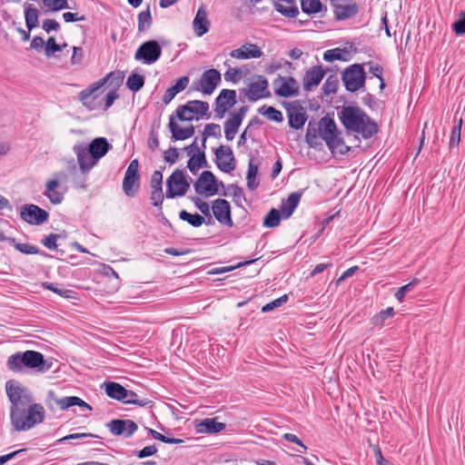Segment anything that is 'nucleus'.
Returning <instances> with one entry per match:
<instances>
[{"label": "nucleus", "mask_w": 465, "mask_h": 465, "mask_svg": "<svg viewBox=\"0 0 465 465\" xmlns=\"http://www.w3.org/2000/svg\"><path fill=\"white\" fill-rule=\"evenodd\" d=\"M272 84L278 96L291 97L299 94V83L292 76H278Z\"/></svg>", "instance_id": "ddd939ff"}, {"label": "nucleus", "mask_w": 465, "mask_h": 465, "mask_svg": "<svg viewBox=\"0 0 465 465\" xmlns=\"http://www.w3.org/2000/svg\"><path fill=\"white\" fill-rule=\"evenodd\" d=\"M282 217L280 211L272 208L264 217L263 226L269 228L276 227L279 225Z\"/></svg>", "instance_id": "79ce46f5"}, {"label": "nucleus", "mask_w": 465, "mask_h": 465, "mask_svg": "<svg viewBox=\"0 0 465 465\" xmlns=\"http://www.w3.org/2000/svg\"><path fill=\"white\" fill-rule=\"evenodd\" d=\"M221 83V74L216 69L205 70L201 75L198 88L204 94H212Z\"/></svg>", "instance_id": "a211bd4d"}, {"label": "nucleus", "mask_w": 465, "mask_h": 465, "mask_svg": "<svg viewBox=\"0 0 465 465\" xmlns=\"http://www.w3.org/2000/svg\"><path fill=\"white\" fill-rule=\"evenodd\" d=\"M193 30L197 36L201 37L210 29V21L207 18V12L199 8L193 22Z\"/></svg>", "instance_id": "393cba45"}, {"label": "nucleus", "mask_w": 465, "mask_h": 465, "mask_svg": "<svg viewBox=\"0 0 465 465\" xmlns=\"http://www.w3.org/2000/svg\"><path fill=\"white\" fill-rule=\"evenodd\" d=\"M166 193L167 198H174L176 196H183L187 193L190 183L186 180L184 173L176 169L166 181Z\"/></svg>", "instance_id": "6e6552de"}, {"label": "nucleus", "mask_w": 465, "mask_h": 465, "mask_svg": "<svg viewBox=\"0 0 465 465\" xmlns=\"http://www.w3.org/2000/svg\"><path fill=\"white\" fill-rule=\"evenodd\" d=\"M320 137L326 143L328 148L333 155H344L348 153L351 147L346 145L341 137L336 124L333 119L324 116L318 122Z\"/></svg>", "instance_id": "20e7f679"}, {"label": "nucleus", "mask_w": 465, "mask_h": 465, "mask_svg": "<svg viewBox=\"0 0 465 465\" xmlns=\"http://www.w3.org/2000/svg\"><path fill=\"white\" fill-rule=\"evenodd\" d=\"M248 74L247 69H239L234 67H230L224 73V79L227 82H232L233 84L238 83L243 75Z\"/></svg>", "instance_id": "a19ab883"}, {"label": "nucleus", "mask_w": 465, "mask_h": 465, "mask_svg": "<svg viewBox=\"0 0 465 465\" xmlns=\"http://www.w3.org/2000/svg\"><path fill=\"white\" fill-rule=\"evenodd\" d=\"M62 51V46L55 43V39L54 36H51L47 39L45 44V54L47 57H50L56 52Z\"/></svg>", "instance_id": "6e6d98bb"}, {"label": "nucleus", "mask_w": 465, "mask_h": 465, "mask_svg": "<svg viewBox=\"0 0 465 465\" xmlns=\"http://www.w3.org/2000/svg\"><path fill=\"white\" fill-rule=\"evenodd\" d=\"M242 124V114H232L231 118L224 123V133L227 141L233 140Z\"/></svg>", "instance_id": "c756f323"}, {"label": "nucleus", "mask_w": 465, "mask_h": 465, "mask_svg": "<svg viewBox=\"0 0 465 465\" xmlns=\"http://www.w3.org/2000/svg\"><path fill=\"white\" fill-rule=\"evenodd\" d=\"M74 152L76 154L79 168L84 173H88L98 163L97 160L93 158L92 153H89V149L85 145H74Z\"/></svg>", "instance_id": "6ab92c4d"}, {"label": "nucleus", "mask_w": 465, "mask_h": 465, "mask_svg": "<svg viewBox=\"0 0 465 465\" xmlns=\"http://www.w3.org/2000/svg\"><path fill=\"white\" fill-rule=\"evenodd\" d=\"M112 73L101 78L97 82L93 83L88 87L79 93L78 98L82 104L88 110H94L95 106L94 101L98 97L99 92L102 87L107 83Z\"/></svg>", "instance_id": "f8f14e48"}, {"label": "nucleus", "mask_w": 465, "mask_h": 465, "mask_svg": "<svg viewBox=\"0 0 465 465\" xmlns=\"http://www.w3.org/2000/svg\"><path fill=\"white\" fill-rule=\"evenodd\" d=\"M123 402L126 404H135L140 407H144L151 401L146 399H140L136 392L127 390V395L124 396Z\"/></svg>", "instance_id": "de8ad7c7"}, {"label": "nucleus", "mask_w": 465, "mask_h": 465, "mask_svg": "<svg viewBox=\"0 0 465 465\" xmlns=\"http://www.w3.org/2000/svg\"><path fill=\"white\" fill-rule=\"evenodd\" d=\"M419 282H420V280H418V279H414V280H412L411 282H410L409 283H407V284H405V285L401 286V288H399V289L397 290V292H395V294H394L395 298H396L400 302H401L404 300V298H405L406 294H407L409 292H411V291L413 289V287H414V286H416Z\"/></svg>", "instance_id": "8fccbe9b"}, {"label": "nucleus", "mask_w": 465, "mask_h": 465, "mask_svg": "<svg viewBox=\"0 0 465 465\" xmlns=\"http://www.w3.org/2000/svg\"><path fill=\"white\" fill-rule=\"evenodd\" d=\"M150 199H151L153 206L161 208L163 202L164 200V195H163V190L151 191Z\"/></svg>", "instance_id": "69168bd1"}, {"label": "nucleus", "mask_w": 465, "mask_h": 465, "mask_svg": "<svg viewBox=\"0 0 465 465\" xmlns=\"http://www.w3.org/2000/svg\"><path fill=\"white\" fill-rule=\"evenodd\" d=\"M152 25V15L150 6L148 5L144 11H142L138 15V31L144 32L147 31Z\"/></svg>", "instance_id": "c9c22d12"}, {"label": "nucleus", "mask_w": 465, "mask_h": 465, "mask_svg": "<svg viewBox=\"0 0 465 465\" xmlns=\"http://www.w3.org/2000/svg\"><path fill=\"white\" fill-rule=\"evenodd\" d=\"M342 53H343V50H341V48L330 49V50H327L324 52L323 59L326 62H333L335 60H341Z\"/></svg>", "instance_id": "052dcab7"}, {"label": "nucleus", "mask_w": 465, "mask_h": 465, "mask_svg": "<svg viewBox=\"0 0 465 465\" xmlns=\"http://www.w3.org/2000/svg\"><path fill=\"white\" fill-rule=\"evenodd\" d=\"M257 173H258V166L253 164L252 160H250L246 180H247V187L251 191L255 190L259 185V182L256 181Z\"/></svg>", "instance_id": "e433bc0d"}, {"label": "nucleus", "mask_w": 465, "mask_h": 465, "mask_svg": "<svg viewBox=\"0 0 465 465\" xmlns=\"http://www.w3.org/2000/svg\"><path fill=\"white\" fill-rule=\"evenodd\" d=\"M139 162L137 159L131 161L123 180V190L129 197H134L140 188Z\"/></svg>", "instance_id": "1a4fd4ad"}, {"label": "nucleus", "mask_w": 465, "mask_h": 465, "mask_svg": "<svg viewBox=\"0 0 465 465\" xmlns=\"http://www.w3.org/2000/svg\"><path fill=\"white\" fill-rule=\"evenodd\" d=\"M462 126V118L457 121V124L453 126L450 137V147L458 146L460 141V131Z\"/></svg>", "instance_id": "3c124183"}, {"label": "nucleus", "mask_w": 465, "mask_h": 465, "mask_svg": "<svg viewBox=\"0 0 465 465\" xmlns=\"http://www.w3.org/2000/svg\"><path fill=\"white\" fill-rule=\"evenodd\" d=\"M338 115L346 130L359 134L364 139L371 138L379 131L378 124L360 107L343 106Z\"/></svg>", "instance_id": "f03ea898"}, {"label": "nucleus", "mask_w": 465, "mask_h": 465, "mask_svg": "<svg viewBox=\"0 0 465 465\" xmlns=\"http://www.w3.org/2000/svg\"><path fill=\"white\" fill-rule=\"evenodd\" d=\"M273 6L279 13L287 17H296L299 14L295 0H278V2L273 3Z\"/></svg>", "instance_id": "c85d7f7f"}, {"label": "nucleus", "mask_w": 465, "mask_h": 465, "mask_svg": "<svg viewBox=\"0 0 465 465\" xmlns=\"http://www.w3.org/2000/svg\"><path fill=\"white\" fill-rule=\"evenodd\" d=\"M236 104V92L223 89L215 99L214 112L217 118H223L225 113Z\"/></svg>", "instance_id": "f3484780"}, {"label": "nucleus", "mask_w": 465, "mask_h": 465, "mask_svg": "<svg viewBox=\"0 0 465 465\" xmlns=\"http://www.w3.org/2000/svg\"><path fill=\"white\" fill-rule=\"evenodd\" d=\"M108 397L114 400L124 401V396L127 395V389L115 381H106L103 385Z\"/></svg>", "instance_id": "cd10ccee"}, {"label": "nucleus", "mask_w": 465, "mask_h": 465, "mask_svg": "<svg viewBox=\"0 0 465 465\" xmlns=\"http://www.w3.org/2000/svg\"><path fill=\"white\" fill-rule=\"evenodd\" d=\"M9 243L12 244L17 251L25 254H37L40 252V250L36 246L29 243L16 242L15 238L9 240Z\"/></svg>", "instance_id": "37998d69"}, {"label": "nucleus", "mask_w": 465, "mask_h": 465, "mask_svg": "<svg viewBox=\"0 0 465 465\" xmlns=\"http://www.w3.org/2000/svg\"><path fill=\"white\" fill-rule=\"evenodd\" d=\"M150 188L153 190H163V173L161 171H154L150 181Z\"/></svg>", "instance_id": "bf43d9fd"}, {"label": "nucleus", "mask_w": 465, "mask_h": 465, "mask_svg": "<svg viewBox=\"0 0 465 465\" xmlns=\"http://www.w3.org/2000/svg\"><path fill=\"white\" fill-rule=\"evenodd\" d=\"M5 390L12 404L10 412L18 411L22 408L29 406L31 397L18 381H8L5 384Z\"/></svg>", "instance_id": "423d86ee"}, {"label": "nucleus", "mask_w": 465, "mask_h": 465, "mask_svg": "<svg viewBox=\"0 0 465 465\" xmlns=\"http://www.w3.org/2000/svg\"><path fill=\"white\" fill-rule=\"evenodd\" d=\"M162 55V47L155 40L143 43L134 54V59L144 64L155 63Z\"/></svg>", "instance_id": "9d476101"}, {"label": "nucleus", "mask_w": 465, "mask_h": 465, "mask_svg": "<svg viewBox=\"0 0 465 465\" xmlns=\"http://www.w3.org/2000/svg\"><path fill=\"white\" fill-rule=\"evenodd\" d=\"M301 5L302 12L308 15L317 14L322 7L320 0H302Z\"/></svg>", "instance_id": "ea45409f"}, {"label": "nucleus", "mask_w": 465, "mask_h": 465, "mask_svg": "<svg viewBox=\"0 0 465 465\" xmlns=\"http://www.w3.org/2000/svg\"><path fill=\"white\" fill-rule=\"evenodd\" d=\"M452 29L456 35H461L465 34V12H462L458 20L452 25Z\"/></svg>", "instance_id": "680f3d73"}, {"label": "nucleus", "mask_w": 465, "mask_h": 465, "mask_svg": "<svg viewBox=\"0 0 465 465\" xmlns=\"http://www.w3.org/2000/svg\"><path fill=\"white\" fill-rule=\"evenodd\" d=\"M187 167L193 174H196L200 168L208 167L204 151L193 154L187 163Z\"/></svg>", "instance_id": "473e14b6"}, {"label": "nucleus", "mask_w": 465, "mask_h": 465, "mask_svg": "<svg viewBox=\"0 0 465 465\" xmlns=\"http://www.w3.org/2000/svg\"><path fill=\"white\" fill-rule=\"evenodd\" d=\"M191 201L193 203V204L200 210V212L204 214L205 216L209 217V223H211L212 216H211V211L209 204L203 201L201 198L197 196L191 197Z\"/></svg>", "instance_id": "864d4df0"}, {"label": "nucleus", "mask_w": 465, "mask_h": 465, "mask_svg": "<svg viewBox=\"0 0 465 465\" xmlns=\"http://www.w3.org/2000/svg\"><path fill=\"white\" fill-rule=\"evenodd\" d=\"M179 218L182 221L187 222L193 227H200L204 223V218L202 215L198 213L192 214L185 210H182L179 213Z\"/></svg>", "instance_id": "f704fd0d"}, {"label": "nucleus", "mask_w": 465, "mask_h": 465, "mask_svg": "<svg viewBox=\"0 0 465 465\" xmlns=\"http://www.w3.org/2000/svg\"><path fill=\"white\" fill-rule=\"evenodd\" d=\"M224 428V423L216 421L215 419L207 418L199 423L197 430L201 433H216L223 430Z\"/></svg>", "instance_id": "7c9ffc66"}, {"label": "nucleus", "mask_w": 465, "mask_h": 465, "mask_svg": "<svg viewBox=\"0 0 465 465\" xmlns=\"http://www.w3.org/2000/svg\"><path fill=\"white\" fill-rule=\"evenodd\" d=\"M230 55L236 59L258 58L262 55V51L259 46L248 44L243 45L238 49L232 50L230 53Z\"/></svg>", "instance_id": "5701e85b"}, {"label": "nucleus", "mask_w": 465, "mask_h": 465, "mask_svg": "<svg viewBox=\"0 0 465 465\" xmlns=\"http://www.w3.org/2000/svg\"><path fill=\"white\" fill-rule=\"evenodd\" d=\"M59 186L60 183L56 179L49 180L45 184V191L44 194L53 204H59L64 200V193L57 190Z\"/></svg>", "instance_id": "bb28decb"}, {"label": "nucleus", "mask_w": 465, "mask_h": 465, "mask_svg": "<svg viewBox=\"0 0 465 465\" xmlns=\"http://www.w3.org/2000/svg\"><path fill=\"white\" fill-rule=\"evenodd\" d=\"M21 218L29 224L40 225L48 220V213L35 204H25L21 207Z\"/></svg>", "instance_id": "4468645a"}, {"label": "nucleus", "mask_w": 465, "mask_h": 465, "mask_svg": "<svg viewBox=\"0 0 465 465\" xmlns=\"http://www.w3.org/2000/svg\"><path fill=\"white\" fill-rule=\"evenodd\" d=\"M246 95L251 101H257L262 98V75H258L257 80L248 85Z\"/></svg>", "instance_id": "72a5a7b5"}, {"label": "nucleus", "mask_w": 465, "mask_h": 465, "mask_svg": "<svg viewBox=\"0 0 465 465\" xmlns=\"http://www.w3.org/2000/svg\"><path fill=\"white\" fill-rule=\"evenodd\" d=\"M58 238L59 235L55 233H51L42 240V243L44 244L45 247H46L49 250H55L57 248L56 242Z\"/></svg>", "instance_id": "774afa93"}, {"label": "nucleus", "mask_w": 465, "mask_h": 465, "mask_svg": "<svg viewBox=\"0 0 465 465\" xmlns=\"http://www.w3.org/2000/svg\"><path fill=\"white\" fill-rule=\"evenodd\" d=\"M190 78L187 75L178 78L175 84L169 87L163 95V103L168 104L175 97V95L183 91L189 84Z\"/></svg>", "instance_id": "b1692460"}, {"label": "nucleus", "mask_w": 465, "mask_h": 465, "mask_svg": "<svg viewBox=\"0 0 465 465\" xmlns=\"http://www.w3.org/2000/svg\"><path fill=\"white\" fill-rule=\"evenodd\" d=\"M333 6L334 16L337 20H345L358 13V5L352 4L335 3Z\"/></svg>", "instance_id": "a878e982"}, {"label": "nucleus", "mask_w": 465, "mask_h": 465, "mask_svg": "<svg viewBox=\"0 0 465 465\" xmlns=\"http://www.w3.org/2000/svg\"><path fill=\"white\" fill-rule=\"evenodd\" d=\"M52 361L45 360L43 353L36 351H18L10 355L6 361L7 368L14 372H23L25 369L44 373L52 368Z\"/></svg>", "instance_id": "7ed1b4c3"}, {"label": "nucleus", "mask_w": 465, "mask_h": 465, "mask_svg": "<svg viewBox=\"0 0 465 465\" xmlns=\"http://www.w3.org/2000/svg\"><path fill=\"white\" fill-rule=\"evenodd\" d=\"M213 152L215 154V163L221 171L231 173L235 169V159L230 146L222 144L214 149Z\"/></svg>", "instance_id": "2eb2a0df"}, {"label": "nucleus", "mask_w": 465, "mask_h": 465, "mask_svg": "<svg viewBox=\"0 0 465 465\" xmlns=\"http://www.w3.org/2000/svg\"><path fill=\"white\" fill-rule=\"evenodd\" d=\"M84 59V50L82 47H73V54L71 56V64L80 65Z\"/></svg>", "instance_id": "e2e57ef3"}, {"label": "nucleus", "mask_w": 465, "mask_h": 465, "mask_svg": "<svg viewBox=\"0 0 465 465\" xmlns=\"http://www.w3.org/2000/svg\"><path fill=\"white\" fill-rule=\"evenodd\" d=\"M43 287L46 290H49V291H52L54 292V293H57L59 294L60 296L62 297H64V298H73L74 297V292L72 291V290H68V289H63V288H59L57 286V284H54L53 282H43Z\"/></svg>", "instance_id": "09e8293b"}, {"label": "nucleus", "mask_w": 465, "mask_h": 465, "mask_svg": "<svg viewBox=\"0 0 465 465\" xmlns=\"http://www.w3.org/2000/svg\"><path fill=\"white\" fill-rule=\"evenodd\" d=\"M86 147L89 149V153H92L93 158L99 161V159L108 153L112 145L105 138L98 137L94 138Z\"/></svg>", "instance_id": "4be33fe9"}, {"label": "nucleus", "mask_w": 465, "mask_h": 465, "mask_svg": "<svg viewBox=\"0 0 465 465\" xmlns=\"http://www.w3.org/2000/svg\"><path fill=\"white\" fill-rule=\"evenodd\" d=\"M203 148H206V140L208 137H221V126L218 124H207L203 131Z\"/></svg>", "instance_id": "a18cd8bd"}, {"label": "nucleus", "mask_w": 465, "mask_h": 465, "mask_svg": "<svg viewBox=\"0 0 465 465\" xmlns=\"http://www.w3.org/2000/svg\"><path fill=\"white\" fill-rule=\"evenodd\" d=\"M213 213L216 220L222 223H232L231 206L228 201L217 199L213 201Z\"/></svg>", "instance_id": "aec40b11"}, {"label": "nucleus", "mask_w": 465, "mask_h": 465, "mask_svg": "<svg viewBox=\"0 0 465 465\" xmlns=\"http://www.w3.org/2000/svg\"><path fill=\"white\" fill-rule=\"evenodd\" d=\"M179 152L175 147H170L163 153V159L165 162L173 164L179 159Z\"/></svg>", "instance_id": "0e129e2a"}, {"label": "nucleus", "mask_w": 465, "mask_h": 465, "mask_svg": "<svg viewBox=\"0 0 465 465\" xmlns=\"http://www.w3.org/2000/svg\"><path fill=\"white\" fill-rule=\"evenodd\" d=\"M339 82L338 79L333 76L330 75L324 82L322 85V91L324 94L329 95L331 94L336 93L338 89Z\"/></svg>", "instance_id": "603ef678"}, {"label": "nucleus", "mask_w": 465, "mask_h": 465, "mask_svg": "<svg viewBox=\"0 0 465 465\" xmlns=\"http://www.w3.org/2000/svg\"><path fill=\"white\" fill-rule=\"evenodd\" d=\"M289 126L295 130L302 129L308 115L305 109L298 103L292 102L286 107Z\"/></svg>", "instance_id": "dca6fc26"}, {"label": "nucleus", "mask_w": 465, "mask_h": 465, "mask_svg": "<svg viewBox=\"0 0 465 465\" xmlns=\"http://www.w3.org/2000/svg\"><path fill=\"white\" fill-rule=\"evenodd\" d=\"M185 113L199 115L201 118L209 119L211 114L209 113V104L204 101L192 100L185 104L179 105L175 110V114H172L169 119L168 127L172 133V139L173 141H183L192 137L195 133V128L193 124L181 128L176 123L175 118L180 121H192L193 115H185Z\"/></svg>", "instance_id": "f257e3e1"}, {"label": "nucleus", "mask_w": 465, "mask_h": 465, "mask_svg": "<svg viewBox=\"0 0 465 465\" xmlns=\"http://www.w3.org/2000/svg\"><path fill=\"white\" fill-rule=\"evenodd\" d=\"M25 25L29 31L38 26L39 10L33 5L25 4Z\"/></svg>", "instance_id": "2f4dec72"}, {"label": "nucleus", "mask_w": 465, "mask_h": 465, "mask_svg": "<svg viewBox=\"0 0 465 465\" xmlns=\"http://www.w3.org/2000/svg\"><path fill=\"white\" fill-rule=\"evenodd\" d=\"M394 315V310L392 307H388L385 310L381 311L379 313L374 315L371 319V322L375 326L383 325L384 322Z\"/></svg>", "instance_id": "49530a36"}, {"label": "nucleus", "mask_w": 465, "mask_h": 465, "mask_svg": "<svg viewBox=\"0 0 465 465\" xmlns=\"http://www.w3.org/2000/svg\"><path fill=\"white\" fill-rule=\"evenodd\" d=\"M341 80L347 91L356 92L365 84L366 74L364 64H353L350 65L342 74Z\"/></svg>", "instance_id": "0eeeda50"}, {"label": "nucleus", "mask_w": 465, "mask_h": 465, "mask_svg": "<svg viewBox=\"0 0 465 465\" xmlns=\"http://www.w3.org/2000/svg\"><path fill=\"white\" fill-rule=\"evenodd\" d=\"M194 190L197 194L207 197L217 194V178L211 171H203L194 183Z\"/></svg>", "instance_id": "9b49d317"}, {"label": "nucleus", "mask_w": 465, "mask_h": 465, "mask_svg": "<svg viewBox=\"0 0 465 465\" xmlns=\"http://www.w3.org/2000/svg\"><path fill=\"white\" fill-rule=\"evenodd\" d=\"M124 420L115 419L106 424L108 430L113 435L121 436L125 434Z\"/></svg>", "instance_id": "c03bdc74"}, {"label": "nucleus", "mask_w": 465, "mask_h": 465, "mask_svg": "<svg viewBox=\"0 0 465 465\" xmlns=\"http://www.w3.org/2000/svg\"><path fill=\"white\" fill-rule=\"evenodd\" d=\"M26 408H22L18 411H11L10 418L14 428L16 430H29L33 426L37 423H41L44 420L45 411L42 405L40 404H33L28 408V413L32 416V421L30 424H25L22 421V418L25 416V410Z\"/></svg>", "instance_id": "39448f33"}, {"label": "nucleus", "mask_w": 465, "mask_h": 465, "mask_svg": "<svg viewBox=\"0 0 465 465\" xmlns=\"http://www.w3.org/2000/svg\"><path fill=\"white\" fill-rule=\"evenodd\" d=\"M43 4L53 11L69 8L67 0H42Z\"/></svg>", "instance_id": "4d7b16f0"}, {"label": "nucleus", "mask_w": 465, "mask_h": 465, "mask_svg": "<svg viewBox=\"0 0 465 465\" xmlns=\"http://www.w3.org/2000/svg\"><path fill=\"white\" fill-rule=\"evenodd\" d=\"M319 136L318 124L309 122L305 134L307 143L312 147L317 145Z\"/></svg>", "instance_id": "58836bf2"}, {"label": "nucleus", "mask_w": 465, "mask_h": 465, "mask_svg": "<svg viewBox=\"0 0 465 465\" xmlns=\"http://www.w3.org/2000/svg\"><path fill=\"white\" fill-rule=\"evenodd\" d=\"M288 301V295L283 294L282 296L272 301L265 305H263V312H272V310L281 307Z\"/></svg>", "instance_id": "13d9d810"}, {"label": "nucleus", "mask_w": 465, "mask_h": 465, "mask_svg": "<svg viewBox=\"0 0 465 465\" xmlns=\"http://www.w3.org/2000/svg\"><path fill=\"white\" fill-rule=\"evenodd\" d=\"M144 85V77L139 74H132L126 81V86L133 92L140 91Z\"/></svg>", "instance_id": "4c0bfd02"}, {"label": "nucleus", "mask_w": 465, "mask_h": 465, "mask_svg": "<svg viewBox=\"0 0 465 465\" xmlns=\"http://www.w3.org/2000/svg\"><path fill=\"white\" fill-rule=\"evenodd\" d=\"M223 196L232 195L234 198H241L242 196V190L237 184H229L226 190L223 193Z\"/></svg>", "instance_id": "338daca9"}, {"label": "nucleus", "mask_w": 465, "mask_h": 465, "mask_svg": "<svg viewBox=\"0 0 465 465\" xmlns=\"http://www.w3.org/2000/svg\"><path fill=\"white\" fill-rule=\"evenodd\" d=\"M263 115L269 120L281 123L283 121V116L281 111L275 109L272 106L266 107L263 105Z\"/></svg>", "instance_id": "5fc2aeb1"}, {"label": "nucleus", "mask_w": 465, "mask_h": 465, "mask_svg": "<svg viewBox=\"0 0 465 465\" xmlns=\"http://www.w3.org/2000/svg\"><path fill=\"white\" fill-rule=\"evenodd\" d=\"M324 71L322 66H312L306 71L303 76V89L305 91H312L314 87L318 86L319 84L324 77Z\"/></svg>", "instance_id": "412c9836"}]
</instances>
